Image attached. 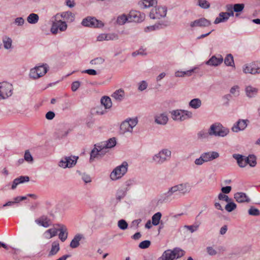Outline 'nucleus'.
I'll list each match as a JSON object with an SVG mask.
<instances>
[{
  "instance_id": "obj_1",
  "label": "nucleus",
  "mask_w": 260,
  "mask_h": 260,
  "mask_svg": "<svg viewBox=\"0 0 260 260\" xmlns=\"http://www.w3.org/2000/svg\"><path fill=\"white\" fill-rule=\"evenodd\" d=\"M190 188L188 183H181L169 188L165 193L167 198H170L173 195L184 196L190 191Z\"/></svg>"
},
{
  "instance_id": "obj_2",
  "label": "nucleus",
  "mask_w": 260,
  "mask_h": 260,
  "mask_svg": "<svg viewBox=\"0 0 260 260\" xmlns=\"http://www.w3.org/2000/svg\"><path fill=\"white\" fill-rule=\"evenodd\" d=\"M185 252L179 248H175L173 250H166L157 260H174L184 255Z\"/></svg>"
},
{
  "instance_id": "obj_3",
  "label": "nucleus",
  "mask_w": 260,
  "mask_h": 260,
  "mask_svg": "<svg viewBox=\"0 0 260 260\" xmlns=\"http://www.w3.org/2000/svg\"><path fill=\"white\" fill-rule=\"evenodd\" d=\"M229 133V130L223 127L220 123H215L212 124L209 128L210 136L223 137Z\"/></svg>"
},
{
  "instance_id": "obj_4",
  "label": "nucleus",
  "mask_w": 260,
  "mask_h": 260,
  "mask_svg": "<svg viewBox=\"0 0 260 260\" xmlns=\"http://www.w3.org/2000/svg\"><path fill=\"white\" fill-rule=\"evenodd\" d=\"M48 66L47 64L36 66L30 69L29 77L32 79H37L45 75L48 71Z\"/></svg>"
},
{
  "instance_id": "obj_5",
  "label": "nucleus",
  "mask_w": 260,
  "mask_h": 260,
  "mask_svg": "<svg viewBox=\"0 0 260 260\" xmlns=\"http://www.w3.org/2000/svg\"><path fill=\"white\" fill-rule=\"evenodd\" d=\"M138 119L136 118H129L123 121L120 126V133L124 134L127 132L131 133L133 132V128L137 124Z\"/></svg>"
},
{
  "instance_id": "obj_6",
  "label": "nucleus",
  "mask_w": 260,
  "mask_h": 260,
  "mask_svg": "<svg viewBox=\"0 0 260 260\" xmlns=\"http://www.w3.org/2000/svg\"><path fill=\"white\" fill-rule=\"evenodd\" d=\"M172 119L175 121H182L192 117V113L191 112L182 110H176L171 112Z\"/></svg>"
},
{
  "instance_id": "obj_7",
  "label": "nucleus",
  "mask_w": 260,
  "mask_h": 260,
  "mask_svg": "<svg viewBox=\"0 0 260 260\" xmlns=\"http://www.w3.org/2000/svg\"><path fill=\"white\" fill-rule=\"evenodd\" d=\"M128 164L126 161H123L122 164L117 166L111 172L110 178L113 180H115L120 178L127 171Z\"/></svg>"
},
{
  "instance_id": "obj_8",
  "label": "nucleus",
  "mask_w": 260,
  "mask_h": 260,
  "mask_svg": "<svg viewBox=\"0 0 260 260\" xmlns=\"http://www.w3.org/2000/svg\"><path fill=\"white\" fill-rule=\"evenodd\" d=\"M12 84L7 82L0 83V100L5 99L12 95Z\"/></svg>"
},
{
  "instance_id": "obj_9",
  "label": "nucleus",
  "mask_w": 260,
  "mask_h": 260,
  "mask_svg": "<svg viewBox=\"0 0 260 260\" xmlns=\"http://www.w3.org/2000/svg\"><path fill=\"white\" fill-rule=\"evenodd\" d=\"M171 152L167 149H164L155 154L153 160L157 164H161L169 159L171 157Z\"/></svg>"
},
{
  "instance_id": "obj_10",
  "label": "nucleus",
  "mask_w": 260,
  "mask_h": 260,
  "mask_svg": "<svg viewBox=\"0 0 260 260\" xmlns=\"http://www.w3.org/2000/svg\"><path fill=\"white\" fill-rule=\"evenodd\" d=\"M167 9L166 7L158 6L152 9L150 12L149 16L151 19H160L166 17Z\"/></svg>"
},
{
  "instance_id": "obj_11",
  "label": "nucleus",
  "mask_w": 260,
  "mask_h": 260,
  "mask_svg": "<svg viewBox=\"0 0 260 260\" xmlns=\"http://www.w3.org/2000/svg\"><path fill=\"white\" fill-rule=\"evenodd\" d=\"M78 159L76 156H66L59 161V166L63 168L72 167L76 164Z\"/></svg>"
},
{
  "instance_id": "obj_12",
  "label": "nucleus",
  "mask_w": 260,
  "mask_h": 260,
  "mask_svg": "<svg viewBox=\"0 0 260 260\" xmlns=\"http://www.w3.org/2000/svg\"><path fill=\"white\" fill-rule=\"evenodd\" d=\"M82 24L85 26L101 27L104 26L103 23L94 17H87L82 21Z\"/></svg>"
},
{
  "instance_id": "obj_13",
  "label": "nucleus",
  "mask_w": 260,
  "mask_h": 260,
  "mask_svg": "<svg viewBox=\"0 0 260 260\" xmlns=\"http://www.w3.org/2000/svg\"><path fill=\"white\" fill-rule=\"evenodd\" d=\"M67 28V24L64 21L61 20H56L53 22L51 28V31L53 34L57 33L58 30L61 31H64Z\"/></svg>"
},
{
  "instance_id": "obj_14",
  "label": "nucleus",
  "mask_w": 260,
  "mask_h": 260,
  "mask_svg": "<svg viewBox=\"0 0 260 260\" xmlns=\"http://www.w3.org/2000/svg\"><path fill=\"white\" fill-rule=\"evenodd\" d=\"M249 122L247 119H239L232 127V130L236 133L243 131L247 127Z\"/></svg>"
},
{
  "instance_id": "obj_15",
  "label": "nucleus",
  "mask_w": 260,
  "mask_h": 260,
  "mask_svg": "<svg viewBox=\"0 0 260 260\" xmlns=\"http://www.w3.org/2000/svg\"><path fill=\"white\" fill-rule=\"evenodd\" d=\"M211 24V21L207 20L205 18H201L199 19H197L192 22H191L190 24V26L191 27H207L210 26Z\"/></svg>"
},
{
  "instance_id": "obj_16",
  "label": "nucleus",
  "mask_w": 260,
  "mask_h": 260,
  "mask_svg": "<svg viewBox=\"0 0 260 260\" xmlns=\"http://www.w3.org/2000/svg\"><path fill=\"white\" fill-rule=\"evenodd\" d=\"M258 91V89L251 85L246 86L245 88V92L246 95L248 98H255Z\"/></svg>"
},
{
  "instance_id": "obj_17",
  "label": "nucleus",
  "mask_w": 260,
  "mask_h": 260,
  "mask_svg": "<svg viewBox=\"0 0 260 260\" xmlns=\"http://www.w3.org/2000/svg\"><path fill=\"white\" fill-rule=\"evenodd\" d=\"M202 157L205 158L206 162L211 161L219 157V154L216 151H209L202 153Z\"/></svg>"
},
{
  "instance_id": "obj_18",
  "label": "nucleus",
  "mask_w": 260,
  "mask_h": 260,
  "mask_svg": "<svg viewBox=\"0 0 260 260\" xmlns=\"http://www.w3.org/2000/svg\"><path fill=\"white\" fill-rule=\"evenodd\" d=\"M35 222L44 228H48L51 225L50 220L45 216H42L35 220Z\"/></svg>"
},
{
  "instance_id": "obj_19",
  "label": "nucleus",
  "mask_w": 260,
  "mask_h": 260,
  "mask_svg": "<svg viewBox=\"0 0 260 260\" xmlns=\"http://www.w3.org/2000/svg\"><path fill=\"white\" fill-rule=\"evenodd\" d=\"M223 57L220 55L219 57L212 56L206 63L209 66H217L220 64L223 61Z\"/></svg>"
},
{
  "instance_id": "obj_20",
  "label": "nucleus",
  "mask_w": 260,
  "mask_h": 260,
  "mask_svg": "<svg viewBox=\"0 0 260 260\" xmlns=\"http://www.w3.org/2000/svg\"><path fill=\"white\" fill-rule=\"evenodd\" d=\"M234 198L238 203H248L250 201L249 197L245 193L241 192L236 193L234 195Z\"/></svg>"
},
{
  "instance_id": "obj_21",
  "label": "nucleus",
  "mask_w": 260,
  "mask_h": 260,
  "mask_svg": "<svg viewBox=\"0 0 260 260\" xmlns=\"http://www.w3.org/2000/svg\"><path fill=\"white\" fill-rule=\"evenodd\" d=\"M154 121L158 124L165 125L168 122V118L165 113L159 114L155 116Z\"/></svg>"
},
{
  "instance_id": "obj_22",
  "label": "nucleus",
  "mask_w": 260,
  "mask_h": 260,
  "mask_svg": "<svg viewBox=\"0 0 260 260\" xmlns=\"http://www.w3.org/2000/svg\"><path fill=\"white\" fill-rule=\"evenodd\" d=\"M83 238L84 236L82 234H76L71 241L70 246L72 248H76L78 247L80 245V241Z\"/></svg>"
},
{
  "instance_id": "obj_23",
  "label": "nucleus",
  "mask_w": 260,
  "mask_h": 260,
  "mask_svg": "<svg viewBox=\"0 0 260 260\" xmlns=\"http://www.w3.org/2000/svg\"><path fill=\"white\" fill-rule=\"evenodd\" d=\"M59 226V229H58V231H59L58 235L59 238L60 240L64 242L68 238V232L67 229L63 225H58Z\"/></svg>"
},
{
  "instance_id": "obj_24",
  "label": "nucleus",
  "mask_w": 260,
  "mask_h": 260,
  "mask_svg": "<svg viewBox=\"0 0 260 260\" xmlns=\"http://www.w3.org/2000/svg\"><path fill=\"white\" fill-rule=\"evenodd\" d=\"M131 20L136 22H140L144 20V15L141 14L139 12H131L129 14Z\"/></svg>"
},
{
  "instance_id": "obj_25",
  "label": "nucleus",
  "mask_w": 260,
  "mask_h": 260,
  "mask_svg": "<svg viewBox=\"0 0 260 260\" xmlns=\"http://www.w3.org/2000/svg\"><path fill=\"white\" fill-rule=\"evenodd\" d=\"M229 14L226 12H220L219 14V16L215 19L214 23L217 24L221 22H225L229 19Z\"/></svg>"
},
{
  "instance_id": "obj_26",
  "label": "nucleus",
  "mask_w": 260,
  "mask_h": 260,
  "mask_svg": "<svg viewBox=\"0 0 260 260\" xmlns=\"http://www.w3.org/2000/svg\"><path fill=\"white\" fill-rule=\"evenodd\" d=\"M2 41L5 49L9 50L12 49V40L10 37L4 36L3 37Z\"/></svg>"
},
{
  "instance_id": "obj_27",
  "label": "nucleus",
  "mask_w": 260,
  "mask_h": 260,
  "mask_svg": "<svg viewBox=\"0 0 260 260\" xmlns=\"http://www.w3.org/2000/svg\"><path fill=\"white\" fill-rule=\"evenodd\" d=\"M112 97L116 101L120 102L121 101L124 96V91L122 89H119L116 90L112 94Z\"/></svg>"
},
{
  "instance_id": "obj_28",
  "label": "nucleus",
  "mask_w": 260,
  "mask_h": 260,
  "mask_svg": "<svg viewBox=\"0 0 260 260\" xmlns=\"http://www.w3.org/2000/svg\"><path fill=\"white\" fill-rule=\"evenodd\" d=\"M157 3V0H143L139 4L142 8H147L156 5Z\"/></svg>"
},
{
  "instance_id": "obj_29",
  "label": "nucleus",
  "mask_w": 260,
  "mask_h": 260,
  "mask_svg": "<svg viewBox=\"0 0 260 260\" xmlns=\"http://www.w3.org/2000/svg\"><path fill=\"white\" fill-rule=\"evenodd\" d=\"M233 157L237 160L238 166L240 168H244L245 166V156L239 154H234Z\"/></svg>"
},
{
  "instance_id": "obj_30",
  "label": "nucleus",
  "mask_w": 260,
  "mask_h": 260,
  "mask_svg": "<svg viewBox=\"0 0 260 260\" xmlns=\"http://www.w3.org/2000/svg\"><path fill=\"white\" fill-rule=\"evenodd\" d=\"M101 103L105 107V109H110L112 105L111 99L109 96H104L102 98Z\"/></svg>"
},
{
  "instance_id": "obj_31",
  "label": "nucleus",
  "mask_w": 260,
  "mask_h": 260,
  "mask_svg": "<svg viewBox=\"0 0 260 260\" xmlns=\"http://www.w3.org/2000/svg\"><path fill=\"white\" fill-rule=\"evenodd\" d=\"M59 244L58 242H53L52 243L51 248L49 253V256L55 255L59 250Z\"/></svg>"
},
{
  "instance_id": "obj_32",
  "label": "nucleus",
  "mask_w": 260,
  "mask_h": 260,
  "mask_svg": "<svg viewBox=\"0 0 260 260\" xmlns=\"http://www.w3.org/2000/svg\"><path fill=\"white\" fill-rule=\"evenodd\" d=\"M39 19V17L38 14L31 13L27 17V21L29 23L36 24L38 22Z\"/></svg>"
},
{
  "instance_id": "obj_33",
  "label": "nucleus",
  "mask_w": 260,
  "mask_h": 260,
  "mask_svg": "<svg viewBox=\"0 0 260 260\" xmlns=\"http://www.w3.org/2000/svg\"><path fill=\"white\" fill-rule=\"evenodd\" d=\"M97 147V149L99 153V157L101 158L107 152L108 149L104 147L102 143H99L94 145Z\"/></svg>"
},
{
  "instance_id": "obj_34",
  "label": "nucleus",
  "mask_w": 260,
  "mask_h": 260,
  "mask_svg": "<svg viewBox=\"0 0 260 260\" xmlns=\"http://www.w3.org/2000/svg\"><path fill=\"white\" fill-rule=\"evenodd\" d=\"M201 101L198 98L191 100L189 103V106L193 109L199 108L201 107Z\"/></svg>"
},
{
  "instance_id": "obj_35",
  "label": "nucleus",
  "mask_w": 260,
  "mask_h": 260,
  "mask_svg": "<svg viewBox=\"0 0 260 260\" xmlns=\"http://www.w3.org/2000/svg\"><path fill=\"white\" fill-rule=\"evenodd\" d=\"M102 143L104 146L105 147H106L107 149H109L114 147L116 145V142L115 138H112L109 139L105 143Z\"/></svg>"
},
{
  "instance_id": "obj_36",
  "label": "nucleus",
  "mask_w": 260,
  "mask_h": 260,
  "mask_svg": "<svg viewBox=\"0 0 260 260\" xmlns=\"http://www.w3.org/2000/svg\"><path fill=\"white\" fill-rule=\"evenodd\" d=\"M61 17L69 21L72 22L74 20V15L71 12H65L61 14Z\"/></svg>"
},
{
  "instance_id": "obj_37",
  "label": "nucleus",
  "mask_w": 260,
  "mask_h": 260,
  "mask_svg": "<svg viewBox=\"0 0 260 260\" xmlns=\"http://www.w3.org/2000/svg\"><path fill=\"white\" fill-rule=\"evenodd\" d=\"M234 12H236V17H238L239 14L238 13L241 12L244 10L245 5L244 4H236L233 5Z\"/></svg>"
},
{
  "instance_id": "obj_38",
  "label": "nucleus",
  "mask_w": 260,
  "mask_h": 260,
  "mask_svg": "<svg viewBox=\"0 0 260 260\" xmlns=\"http://www.w3.org/2000/svg\"><path fill=\"white\" fill-rule=\"evenodd\" d=\"M224 63L228 66H234V58L231 54H228L224 58Z\"/></svg>"
},
{
  "instance_id": "obj_39",
  "label": "nucleus",
  "mask_w": 260,
  "mask_h": 260,
  "mask_svg": "<svg viewBox=\"0 0 260 260\" xmlns=\"http://www.w3.org/2000/svg\"><path fill=\"white\" fill-rule=\"evenodd\" d=\"M161 217L160 212H157L152 217V223L154 225H157L159 224L160 219Z\"/></svg>"
},
{
  "instance_id": "obj_40",
  "label": "nucleus",
  "mask_w": 260,
  "mask_h": 260,
  "mask_svg": "<svg viewBox=\"0 0 260 260\" xmlns=\"http://www.w3.org/2000/svg\"><path fill=\"white\" fill-rule=\"evenodd\" d=\"M251 65L252 68L253 74L260 73V62L251 63Z\"/></svg>"
},
{
  "instance_id": "obj_41",
  "label": "nucleus",
  "mask_w": 260,
  "mask_h": 260,
  "mask_svg": "<svg viewBox=\"0 0 260 260\" xmlns=\"http://www.w3.org/2000/svg\"><path fill=\"white\" fill-rule=\"evenodd\" d=\"M236 204L233 202H229L225 206V209L229 212H231L236 209Z\"/></svg>"
},
{
  "instance_id": "obj_42",
  "label": "nucleus",
  "mask_w": 260,
  "mask_h": 260,
  "mask_svg": "<svg viewBox=\"0 0 260 260\" xmlns=\"http://www.w3.org/2000/svg\"><path fill=\"white\" fill-rule=\"evenodd\" d=\"M99 157V153L96 146H94V148L91 150L90 153V161H92L95 158H98Z\"/></svg>"
},
{
  "instance_id": "obj_43",
  "label": "nucleus",
  "mask_w": 260,
  "mask_h": 260,
  "mask_svg": "<svg viewBox=\"0 0 260 260\" xmlns=\"http://www.w3.org/2000/svg\"><path fill=\"white\" fill-rule=\"evenodd\" d=\"M117 225L118 228L122 230H125L127 229L128 224L127 222L124 219H120L118 221Z\"/></svg>"
},
{
  "instance_id": "obj_44",
  "label": "nucleus",
  "mask_w": 260,
  "mask_h": 260,
  "mask_svg": "<svg viewBox=\"0 0 260 260\" xmlns=\"http://www.w3.org/2000/svg\"><path fill=\"white\" fill-rule=\"evenodd\" d=\"M68 134V132L67 131L58 129L55 132V135L57 138L61 139L66 137Z\"/></svg>"
},
{
  "instance_id": "obj_45",
  "label": "nucleus",
  "mask_w": 260,
  "mask_h": 260,
  "mask_svg": "<svg viewBox=\"0 0 260 260\" xmlns=\"http://www.w3.org/2000/svg\"><path fill=\"white\" fill-rule=\"evenodd\" d=\"M198 5L205 9H208L210 7V3L206 0H198Z\"/></svg>"
},
{
  "instance_id": "obj_46",
  "label": "nucleus",
  "mask_w": 260,
  "mask_h": 260,
  "mask_svg": "<svg viewBox=\"0 0 260 260\" xmlns=\"http://www.w3.org/2000/svg\"><path fill=\"white\" fill-rule=\"evenodd\" d=\"M248 214L252 216H259L260 215V211L258 209L252 206L248 210Z\"/></svg>"
},
{
  "instance_id": "obj_47",
  "label": "nucleus",
  "mask_w": 260,
  "mask_h": 260,
  "mask_svg": "<svg viewBox=\"0 0 260 260\" xmlns=\"http://www.w3.org/2000/svg\"><path fill=\"white\" fill-rule=\"evenodd\" d=\"M105 60L102 57H97L96 58H94L93 59H92L90 61V63L92 65H100L102 64L104 62Z\"/></svg>"
},
{
  "instance_id": "obj_48",
  "label": "nucleus",
  "mask_w": 260,
  "mask_h": 260,
  "mask_svg": "<svg viewBox=\"0 0 260 260\" xmlns=\"http://www.w3.org/2000/svg\"><path fill=\"white\" fill-rule=\"evenodd\" d=\"M209 136H210L209 129L208 132L201 131L198 133V137L200 139H207L208 138Z\"/></svg>"
},
{
  "instance_id": "obj_49",
  "label": "nucleus",
  "mask_w": 260,
  "mask_h": 260,
  "mask_svg": "<svg viewBox=\"0 0 260 260\" xmlns=\"http://www.w3.org/2000/svg\"><path fill=\"white\" fill-rule=\"evenodd\" d=\"M127 20L128 19L126 16L125 15H122L118 17L116 22L119 25H123Z\"/></svg>"
},
{
  "instance_id": "obj_50",
  "label": "nucleus",
  "mask_w": 260,
  "mask_h": 260,
  "mask_svg": "<svg viewBox=\"0 0 260 260\" xmlns=\"http://www.w3.org/2000/svg\"><path fill=\"white\" fill-rule=\"evenodd\" d=\"M24 159L25 160L28 162H32L33 161V157L29 150L25 151L24 156Z\"/></svg>"
},
{
  "instance_id": "obj_51",
  "label": "nucleus",
  "mask_w": 260,
  "mask_h": 260,
  "mask_svg": "<svg viewBox=\"0 0 260 260\" xmlns=\"http://www.w3.org/2000/svg\"><path fill=\"white\" fill-rule=\"evenodd\" d=\"M151 242L149 240H145L140 243L139 247L141 249H146L148 248Z\"/></svg>"
},
{
  "instance_id": "obj_52",
  "label": "nucleus",
  "mask_w": 260,
  "mask_h": 260,
  "mask_svg": "<svg viewBox=\"0 0 260 260\" xmlns=\"http://www.w3.org/2000/svg\"><path fill=\"white\" fill-rule=\"evenodd\" d=\"M251 63L247 64L243 67V71L245 74H253L252 68L251 67Z\"/></svg>"
},
{
  "instance_id": "obj_53",
  "label": "nucleus",
  "mask_w": 260,
  "mask_h": 260,
  "mask_svg": "<svg viewBox=\"0 0 260 260\" xmlns=\"http://www.w3.org/2000/svg\"><path fill=\"white\" fill-rule=\"evenodd\" d=\"M126 192L125 191H124L123 189H119L117 190L116 193V199L119 201L121 200V199H122L125 196Z\"/></svg>"
},
{
  "instance_id": "obj_54",
  "label": "nucleus",
  "mask_w": 260,
  "mask_h": 260,
  "mask_svg": "<svg viewBox=\"0 0 260 260\" xmlns=\"http://www.w3.org/2000/svg\"><path fill=\"white\" fill-rule=\"evenodd\" d=\"M25 22L24 19L22 17H17L14 21V23L18 26H22Z\"/></svg>"
},
{
  "instance_id": "obj_55",
  "label": "nucleus",
  "mask_w": 260,
  "mask_h": 260,
  "mask_svg": "<svg viewBox=\"0 0 260 260\" xmlns=\"http://www.w3.org/2000/svg\"><path fill=\"white\" fill-rule=\"evenodd\" d=\"M249 159L250 162L249 166L251 167H255L256 165V157L254 155H249Z\"/></svg>"
},
{
  "instance_id": "obj_56",
  "label": "nucleus",
  "mask_w": 260,
  "mask_h": 260,
  "mask_svg": "<svg viewBox=\"0 0 260 260\" xmlns=\"http://www.w3.org/2000/svg\"><path fill=\"white\" fill-rule=\"evenodd\" d=\"M226 10L228 11L226 13L229 14V16L230 17L234 16V11H233L234 8H233V6L232 5H231V4L227 5L226 6Z\"/></svg>"
},
{
  "instance_id": "obj_57",
  "label": "nucleus",
  "mask_w": 260,
  "mask_h": 260,
  "mask_svg": "<svg viewBox=\"0 0 260 260\" xmlns=\"http://www.w3.org/2000/svg\"><path fill=\"white\" fill-rule=\"evenodd\" d=\"M118 39V36L116 34H106V40H117Z\"/></svg>"
},
{
  "instance_id": "obj_58",
  "label": "nucleus",
  "mask_w": 260,
  "mask_h": 260,
  "mask_svg": "<svg viewBox=\"0 0 260 260\" xmlns=\"http://www.w3.org/2000/svg\"><path fill=\"white\" fill-rule=\"evenodd\" d=\"M81 85V82L79 81H76L72 83L71 89L73 91H76Z\"/></svg>"
},
{
  "instance_id": "obj_59",
  "label": "nucleus",
  "mask_w": 260,
  "mask_h": 260,
  "mask_svg": "<svg viewBox=\"0 0 260 260\" xmlns=\"http://www.w3.org/2000/svg\"><path fill=\"white\" fill-rule=\"evenodd\" d=\"M57 232H58V230H57L56 229H50L48 230L46 232V233L49 234H50V236L48 238H51L53 237H54V236L56 235V234L57 233Z\"/></svg>"
},
{
  "instance_id": "obj_60",
  "label": "nucleus",
  "mask_w": 260,
  "mask_h": 260,
  "mask_svg": "<svg viewBox=\"0 0 260 260\" xmlns=\"http://www.w3.org/2000/svg\"><path fill=\"white\" fill-rule=\"evenodd\" d=\"M199 225H184V228L190 231L191 233L196 231L199 228Z\"/></svg>"
},
{
  "instance_id": "obj_61",
  "label": "nucleus",
  "mask_w": 260,
  "mask_h": 260,
  "mask_svg": "<svg viewBox=\"0 0 260 260\" xmlns=\"http://www.w3.org/2000/svg\"><path fill=\"white\" fill-rule=\"evenodd\" d=\"M218 198L219 200H224L228 203L231 201V199L228 196L222 193H220L218 194Z\"/></svg>"
},
{
  "instance_id": "obj_62",
  "label": "nucleus",
  "mask_w": 260,
  "mask_h": 260,
  "mask_svg": "<svg viewBox=\"0 0 260 260\" xmlns=\"http://www.w3.org/2000/svg\"><path fill=\"white\" fill-rule=\"evenodd\" d=\"M16 179H18V183L19 184L23 183L25 182H28L29 180V177L27 176H21L17 178Z\"/></svg>"
},
{
  "instance_id": "obj_63",
  "label": "nucleus",
  "mask_w": 260,
  "mask_h": 260,
  "mask_svg": "<svg viewBox=\"0 0 260 260\" xmlns=\"http://www.w3.org/2000/svg\"><path fill=\"white\" fill-rule=\"evenodd\" d=\"M147 86V82L145 81H142L139 83L138 89L140 91H143L146 89Z\"/></svg>"
},
{
  "instance_id": "obj_64",
  "label": "nucleus",
  "mask_w": 260,
  "mask_h": 260,
  "mask_svg": "<svg viewBox=\"0 0 260 260\" xmlns=\"http://www.w3.org/2000/svg\"><path fill=\"white\" fill-rule=\"evenodd\" d=\"M239 89V86L237 85L234 86L230 89V93L232 94L235 95V96L239 95V91L238 89Z\"/></svg>"
}]
</instances>
